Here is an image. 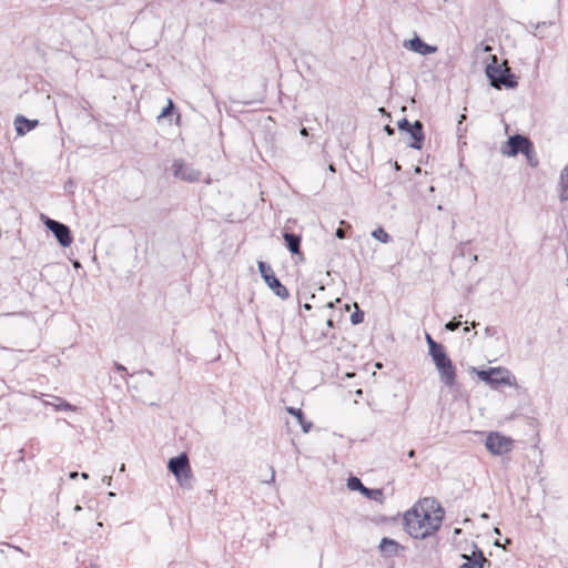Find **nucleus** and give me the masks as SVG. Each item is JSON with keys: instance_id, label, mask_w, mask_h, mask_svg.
<instances>
[{"instance_id": "obj_24", "label": "nucleus", "mask_w": 568, "mask_h": 568, "mask_svg": "<svg viewBox=\"0 0 568 568\" xmlns=\"http://www.w3.org/2000/svg\"><path fill=\"white\" fill-rule=\"evenodd\" d=\"M397 126L402 133H406L409 129L413 128V123L409 122L406 118H403L397 122Z\"/></svg>"}, {"instance_id": "obj_30", "label": "nucleus", "mask_w": 568, "mask_h": 568, "mask_svg": "<svg viewBox=\"0 0 568 568\" xmlns=\"http://www.w3.org/2000/svg\"><path fill=\"white\" fill-rule=\"evenodd\" d=\"M173 110V103L171 100H169L168 106L163 108L162 112L160 113L159 118H165L172 113Z\"/></svg>"}, {"instance_id": "obj_47", "label": "nucleus", "mask_w": 568, "mask_h": 568, "mask_svg": "<svg viewBox=\"0 0 568 568\" xmlns=\"http://www.w3.org/2000/svg\"><path fill=\"white\" fill-rule=\"evenodd\" d=\"M81 509H82V507H81L80 505H77V506L74 507V511H80Z\"/></svg>"}, {"instance_id": "obj_40", "label": "nucleus", "mask_w": 568, "mask_h": 568, "mask_svg": "<svg viewBox=\"0 0 568 568\" xmlns=\"http://www.w3.org/2000/svg\"><path fill=\"white\" fill-rule=\"evenodd\" d=\"M111 479H112V478H111L110 476H109V477H106V476H105V477H104V483H108V485H110V484H111Z\"/></svg>"}, {"instance_id": "obj_46", "label": "nucleus", "mask_w": 568, "mask_h": 568, "mask_svg": "<svg viewBox=\"0 0 568 568\" xmlns=\"http://www.w3.org/2000/svg\"><path fill=\"white\" fill-rule=\"evenodd\" d=\"M491 331H493V328H490V327H486V329H485L486 334H491Z\"/></svg>"}, {"instance_id": "obj_15", "label": "nucleus", "mask_w": 568, "mask_h": 568, "mask_svg": "<svg viewBox=\"0 0 568 568\" xmlns=\"http://www.w3.org/2000/svg\"><path fill=\"white\" fill-rule=\"evenodd\" d=\"M39 124L38 120H30L23 115H17L14 126L18 135H24Z\"/></svg>"}, {"instance_id": "obj_26", "label": "nucleus", "mask_w": 568, "mask_h": 568, "mask_svg": "<svg viewBox=\"0 0 568 568\" xmlns=\"http://www.w3.org/2000/svg\"><path fill=\"white\" fill-rule=\"evenodd\" d=\"M363 320H364V313L362 311H359V310H357L356 312H354L351 315V322L354 325H357V324L362 323Z\"/></svg>"}, {"instance_id": "obj_5", "label": "nucleus", "mask_w": 568, "mask_h": 568, "mask_svg": "<svg viewBox=\"0 0 568 568\" xmlns=\"http://www.w3.org/2000/svg\"><path fill=\"white\" fill-rule=\"evenodd\" d=\"M257 267L262 278L273 293L282 300H287L290 296L288 290L275 276L273 268L266 262L260 261Z\"/></svg>"}, {"instance_id": "obj_2", "label": "nucleus", "mask_w": 568, "mask_h": 568, "mask_svg": "<svg viewBox=\"0 0 568 568\" xmlns=\"http://www.w3.org/2000/svg\"><path fill=\"white\" fill-rule=\"evenodd\" d=\"M491 61L493 62L486 67V75L490 84L496 89H500L501 87L515 89L518 82L510 69L505 64L498 65L496 55L491 57Z\"/></svg>"}, {"instance_id": "obj_13", "label": "nucleus", "mask_w": 568, "mask_h": 568, "mask_svg": "<svg viewBox=\"0 0 568 568\" xmlns=\"http://www.w3.org/2000/svg\"><path fill=\"white\" fill-rule=\"evenodd\" d=\"M463 558L466 559V561L459 566V568H484V565L486 562H489L483 551L475 547L471 555H463Z\"/></svg>"}, {"instance_id": "obj_42", "label": "nucleus", "mask_w": 568, "mask_h": 568, "mask_svg": "<svg viewBox=\"0 0 568 568\" xmlns=\"http://www.w3.org/2000/svg\"><path fill=\"white\" fill-rule=\"evenodd\" d=\"M464 119H465V115H462V116H460L459 124H458V128H457V130H458V131H460V124H462V121H463Z\"/></svg>"}, {"instance_id": "obj_16", "label": "nucleus", "mask_w": 568, "mask_h": 568, "mask_svg": "<svg viewBox=\"0 0 568 568\" xmlns=\"http://www.w3.org/2000/svg\"><path fill=\"white\" fill-rule=\"evenodd\" d=\"M283 239L285 241L286 247L292 254H301V235L291 232H284Z\"/></svg>"}, {"instance_id": "obj_22", "label": "nucleus", "mask_w": 568, "mask_h": 568, "mask_svg": "<svg viewBox=\"0 0 568 568\" xmlns=\"http://www.w3.org/2000/svg\"><path fill=\"white\" fill-rule=\"evenodd\" d=\"M426 342L428 345V351H429L430 356L433 354H436V353L445 349L444 346L442 344L437 343L436 341H434L429 334H426Z\"/></svg>"}, {"instance_id": "obj_48", "label": "nucleus", "mask_w": 568, "mask_h": 568, "mask_svg": "<svg viewBox=\"0 0 568 568\" xmlns=\"http://www.w3.org/2000/svg\"><path fill=\"white\" fill-rule=\"evenodd\" d=\"M415 171H416L417 173H419V172H420V168H419V166H417V168L415 169Z\"/></svg>"}, {"instance_id": "obj_43", "label": "nucleus", "mask_w": 568, "mask_h": 568, "mask_svg": "<svg viewBox=\"0 0 568 568\" xmlns=\"http://www.w3.org/2000/svg\"><path fill=\"white\" fill-rule=\"evenodd\" d=\"M81 477H82L83 479H88V478H89V474H88V473H82V474H81Z\"/></svg>"}, {"instance_id": "obj_51", "label": "nucleus", "mask_w": 568, "mask_h": 568, "mask_svg": "<svg viewBox=\"0 0 568 568\" xmlns=\"http://www.w3.org/2000/svg\"><path fill=\"white\" fill-rule=\"evenodd\" d=\"M437 210H438V211H442V210H443V206H442V205H438V206H437Z\"/></svg>"}, {"instance_id": "obj_17", "label": "nucleus", "mask_w": 568, "mask_h": 568, "mask_svg": "<svg viewBox=\"0 0 568 568\" xmlns=\"http://www.w3.org/2000/svg\"><path fill=\"white\" fill-rule=\"evenodd\" d=\"M41 396H45V395L41 394ZM47 396L50 397L52 400H44V404L52 406L58 412L59 410H71V412L77 410V407L74 405L70 404L69 402H67L65 399H63L59 396H52V395H47Z\"/></svg>"}, {"instance_id": "obj_8", "label": "nucleus", "mask_w": 568, "mask_h": 568, "mask_svg": "<svg viewBox=\"0 0 568 568\" xmlns=\"http://www.w3.org/2000/svg\"><path fill=\"white\" fill-rule=\"evenodd\" d=\"M44 225L54 234L61 246L69 247L71 245L72 235L68 225L50 217H45Z\"/></svg>"}, {"instance_id": "obj_19", "label": "nucleus", "mask_w": 568, "mask_h": 568, "mask_svg": "<svg viewBox=\"0 0 568 568\" xmlns=\"http://www.w3.org/2000/svg\"><path fill=\"white\" fill-rule=\"evenodd\" d=\"M372 236L384 244H387L392 241V236L383 227L375 229L372 232Z\"/></svg>"}, {"instance_id": "obj_12", "label": "nucleus", "mask_w": 568, "mask_h": 568, "mask_svg": "<svg viewBox=\"0 0 568 568\" xmlns=\"http://www.w3.org/2000/svg\"><path fill=\"white\" fill-rule=\"evenodd\" d=\"M424 126L420 121L413 122V128L409 129L406 133L409 134L412 142L408 143V145L413 149L420 150L424 144L425 134H424Z\"/></svg>"}, {"instance_id": "obj_50", "label": "nucleus", "mask_w": 568, "mask_h": 568, "mask_svg": "<svg viewBox=\"0 0 568 568\" xmlns=\"http://www.w3.org/2000/svg\"><path fill=\"white\" fill-rule=\"evenodd\" d=\"M124 467H125L124 464H122L120 470L123 471Z\"/></svg>"}, {"instance_id": "obj_35", "label": "nucleus", "mask_w": 568, "mask_h": 568, "mask_svg": "<svg viewBox=\"0 0 568 568\" xmlns=\"http://www.w3.org/2000/svg\"><path fill=\"white\" fill-rule=\"evenodd\" d=\"M338 302H339V298H337L335 302H328V303L326 304V307H328V308H333V307H334V305H335V303H338Z\"/></svg>"}, {"instance_id": "obj_3", "label": "nucleus", "mask_w": 568, "mask_h": 568, "mask_svg": "<svg viewBox=\"0 0 568 568\" xmlns=\"http://www.w3.org/2000/svg\"><path fill=\"white\" fill-rule=\"evenodd\" d=\"M476 375L491 388L497 389L501 385L511 386L514 376L504 367H490L488 369H474Z\"/></svg>"}, {"instance_id": "obj_41", "label": "nucleus", "mask_w": 568, "mask_h": 568, "mask_svg": "<svg viewBox=\"0 0 568 568\" xmlns=\"http://www.w3.org/2000/svg\"><path fill=\"white\" fill-rule=\"evenodd\" d=\"M111 479H112V478H111L110 476H109V477H106V476H105V477H104V483H108V485H110V484H111Z\"/></svg>"}, {"instance_id": "obj_27", "label": "nucleus", "mask_w": 568, "mask_h": 568, "mask_svg": "<svg viewBox=\"0 0 568 568\" xmlns=\"http://www.w3.org/2000/svg\"><path fill=\"white\" fill-rule=\"evenodd\" d=\"M550 26H552V22H550V21H548V22H547V21H542V22L538 23V24L536 26V32H535V36H538L539 38H544V37H545V36L542 34V30H544V28H546V27H550Z\"/></svg>"}, {"instance_id": "obj_20", "label": "nucleus", "mask_w": 568, "mask_h": 568, "mask_svg": "<svg viewBox=\"0 0 568 568\" xmlns=\"http://www.w3.org/2000/svg\"><path fill=\"white\" fill-rule=\"evenodd\" d=\"M365 497H367L371 500H375L378 503L383 501V491L382 489H372V488H365L362 493Z\"/></svg>"}, {"instance_id": "obj_11", "label": "nucleus", "mask_w": 568, "mask_h": 568, "mask_svg": "<svg viewBox=\"0 0 568 568\" xmlns=\"http://www.w3.org/2000/svg\"><path fill=\"white\" fill-rule=\"evenodd\" d=\"M404 47L413 52L419 53L422 55H428L437 52V47L430 45L424 42L419 37H414L413 39L406 41Z\"/></svg>"}, {"instance_id": "obj_39", "label": "nucleus", "mask_w": 568, "mask_h": 568, "mask_svg": "<svg viewBox=\"0 0 568 568\" xmlns=\"http://www.w3.org/2000/svg\"><path fill=\"white\" fill-rule=\"evenodd\" d=\"M326 325H327L328 327H333V325H334V324H333V320H331V318H329V320H327Z\"/></svg>"}, {"instance_id": "obj_34", "label": "nucleus", "mask_w": 568, "mask_h": 568, "mask_svg": "<svg viewBox=\"0 0 568 568\" xmlns=\"http://www.w3.org/2000/svg\"><path fill=\"white\" fill-rule=\"evenodd\" d=\"M114 367L118 372H126V368L122 364L114 363Z\"/></svg>"}, {"instance_id": "obj_31", "label": "nucleus", "mask_w": 568, "mask_h": 568, "mask_svg": "<svg viewBox=\"0 0 568 568\" xmlns=\"http://www.w3.org/2000/svg\"><path fill=\"white\" fill-rule=\"evenodd\" d=\"M335 235H336V237H338V239L343 240V239H345V237H346V231H345V230H343L342 227H338V229L336 230V232H335Z\"/></svg>"}, {"instance_id": "obj_21", "label": "nucleus", "mask_w": 568, "mask_h": 568, "mask_svg": "<svg viewBox=\"0 0 568 568\" xmlns=\"http://www.w3.org/2000/svg\"><path fill=\"white\" fill-rule=\"evenodd\" d=\"M347 488L349 490H358L363 493L366 487L363 485L362 480L358 477L351 476L347 479Z\"/></svg>"}, {"instance_id": "obj_36", "label": "nucleus", "mask_w": 568, "mask_h": 568, "mask_svg": "<svg viewBox=\"0 0 568 568\" xmlns=\"http://www.w3.org/2000/svg\"><path fill=\"white\" fill-rule=\"evenodd\" d=\"M78 476H79V473H78V471H71V473H70V475H69V477H70L71 479H75Z\"/></svg>"}, {"instance_id": "obj_45", "label": "nucleus", "mask_w": 568, "mask_h": 568, "mask_svg": "<svg viewBox=\"0 0 568 568\" xmlns=\"http://www.w3.org/2000/svg\"><path fill=\"white\" fill-rule=\"evenodd\" d=\"M301 134H302V135H306V134H307V131H306V129H305V128H303V129L301 130Z\"/></svg>"}, {"instance_id": "obj_23", "label": "nucleus", "mask_w": 568, "mask_h": 568, "mask_svg": "<svg viewBox=\"0 0 568 568\" xmlns=\"http://www.w3.org/2000/svg\"><path fill=\"white\" fill-rule=\"evenodd\" d=\"M460 318H462V315H459L458 318H454V320L449 321L448 323H446L445 328L450 332L458 329L459 326L462 325Z\"/></svg>"}, {"instance_id": "obj_6", "label": "nucleus", "mask_w": 568, "mask_h": 568, "mask_svg": "<svg viewBox=\"0 0 568 568\" xmlns=\"http://www.w3.org/2000/svg\"><path fill=\"white\" fill-rule=\"evenodd\" d=\"M169 470L175 476L181 486H184L191 477V467L185 453L169 460Z\"/></svg>"}, {"instance_id": "obj_37", "label": "nucleus", "mask_w": 568, "mask_h": 568, "mask_svg": "<svg viewBox=\"0 0 568 568\" xmlns=\"http://www.w3.org/2000/svg\"><path fill=\"white\" fill-rule=\"evenodd\" d=\"M303 308H304V310H306V311H310V310H312V305H311V304H308V303H305V304L303 305Z\"/></svg>"}, {"instance_id": "obj_4", "label": "nucleus", "mask_w": 568, "mask_h": 568, "mask_svg": "<svg viewBox=\"0 0 568 568\" xmlns=\"http://www.w3.org/2000/svg\"><path fill=\"white\" fill-rule=\"evenodd\" d=\"M432 359L439 373L440 382L447 387L456 384V368L445 349L433 354Z\"/></svg>"}, {"instance_id": "obj_44", "label": "nucleus", "mask_w": 568, "mask_h": 568, "mask_svg": "<svg viewBox=\"0 0 568 568\" xmlns=\"http://www.w3.org/2000/svg\"><path fill=\"white\" fill-rule=\"evenodd\" d=\"M142 373H145V374H148L149 376H152V375H153V373H152L151 371H149V369H145V371H143Z\"/></svg>"}, {"instance_id": "obj_28", "label": "nucleus", "mask_w": 568, "mask_h": 568, "mask_svg": "<svg viewBox=\"0 0 568 568\" xmlns=\"http://www.w3.org/2000/svg\"><path fill=\"white\" fill-rule=\"evenodd\" d=\"M286 410H287L288 414H291L294 417H296L297 420H302L303 417H304V413L300 408L287 407Z\"/></svg>"}, {"instance_id": "obj_49", "label": "nucleus", "mask_w": 568, "mask_h": 568, "mask_svg": "<svg viewBox=\"0 0 568 568\" xmlns=\"http://www.w3.org/2000/svg\"><path fill=\"white\" fill-rule=\"evenodd\" d=\"M477 325H478V324H477L476 322H473V323H471V326H473V327H476Z\"/></svg>"}, {"instance_id": "obj_38", "label": "nucleus", "mask_w": 568, "mask_h": 568, "mask_svg": "<svg viewBox=\"0 0 568 568\" xmlns=\"http://www.w3.org/2000/svg\"><path fill=\"white\" fill-rule=\"evenodd\" d=\"M407 455L409 458H413L415 456V450L410 449Z\"/></svg>"}, {"instance_id": "obj_14", "label": "nucleus", "mask_w": 568, "mask_h": 568, "mask_svg": "<svg viewBox=\"0 0 568 568\" xmlns=\"http://www.w3.org/2000/svg\"><path fill=\"white\" fill-rule=\"evenodd\" d=\"M378 549L385 557H396L403 547L396 540L384 537L379 542Z\"/></svg>"}, {"instance_id": "obj_32", "label": "nucleus", "mask_w": 568, "mask_h": 568, "mask_svg": "<svg viewBox=\"0 0 568 568\" xmlns=\"http://www.w3.org/2000/svg\"><path fill=\"white\" fill-rule=\"evenodd\" d=\"M270 471H271V478L268 480H265V483H267V484H271V483L275 481V470H274V468L270 467Z\"/></svg>"}, {"instance_id": "obj_18", "label": "nucleus", "mask_w": 568, "mask_h": 568, "mask_svg": "<svg viewBox=\"0 0 568 568\" xmlns=\"http://www.w3.org/2000/svg\"><path fill=\"white\" fill-rule=\"evenodd\" d=\"M559 199L561 202H565L568 200V163L565 165V168L560 172L559 176Z\"/></svg>"}, {"instance_id": "obj_25", "label": "nucleus", "mask_w": 568, "mask_h": 568, "mask_svg": "<svg viewBox=\"0 0 568 568\" xmlns=\"http://www.w3.org/2000/svg\"><path fill=\"white\" fill-rule=\"evenodd\" d=\"M524 154L526 155L528 164L531 168H536L538 165V160L536 159V155H535V152H534V148L530 149V151L528 153H524Z\"/></svg>"}, {"instance_id": "obj_1", "label": "nucleus", "mask_w": 568, "mask_h": 568, "mask_svg": "<svg viewBox=\"0 0 568 568\" xmlns=\"http://www.w3.org/2000/svg\"><path fill=\"white\" fill-rule=\"evenodd\" d=\"M444 509L435 499L424 498L404 515L405 530L415 539H425L442 526Z\"/></svg>"}, {"instance_id": "obj_9", "label": "nucleus", "mask_w": 568, "mask_h": 568, "mask_svg": "<svg viewBox=\"0 0 568 568\" xmlns=\"http://www.w3.org/2000/svg\"><path fill=\"white\" fill-rule=\"evenodd\" d=\"M172 173L175 178L185 182H199L202 179V173L193 166L184 163L182 160H175L172 164Z\"/></svg>"}, {"instance_id": "obj_10", "label": "nucleus", "mask_w": 568, "mask_h": 568, "mask_svg": "<svg viewBox=\"0 0 568 568\" xmlns=\"http://www.w3.org/2000/svg\"><path fill=\"white\" fill-rule=\"evenodd\" d=\"M530 149H532L531 141L524 135L516 134L507 140V150L504 151V154L515 156L519 153H528Z\"/></svg>"}, {"instance_id": "obj_7", "label": "nucleus", "mask_w": 568, "mask_h": 568, "mask_svg": "<svg viewBox=\"0 0 568 568\" xmlns=\"http://www.w3.org/2000/svg\"><path fill=\"white\" fill-rule=\"evenodd\" d=\"M485 446L493 455L500 456L511 450L513 439L499 433H490L486 437Z\"/></svg>"}, {"instance_id": "obj_33", "label": "nucleus", "mask_w": 568, "mask_h": 568, "mask_svg": "<svg viewBox=\"0 0 568 568\" xmlns=\"http://www.w3.org/2000/svg\"><path fill=\"white\" fill-rule=\"evenodd\" d=\"M384 130L388 135H393L395 133V130L388 124L384 126Z\"/></svg>"}, {"instance_id": "obj_29", "label": "nucleus", "mask_w": 568, "mask_h": 568, "mask_svg": "<svg viewBox=\"0 0 568 568\" xmlns=\"http://www.w3.org/2000/svg\"><path fill=\"white\" fill-rule=\"evenodd\" d=\"M297 422L301 425L303 433H305V434L308 433L313 426V424L311 422H307L305 419V417H303L302 420H297Z\"/></svg>"}]
</instances>
